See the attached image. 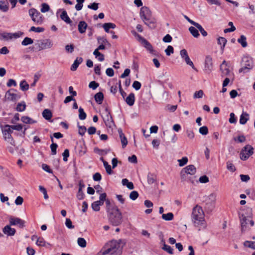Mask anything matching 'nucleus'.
Returning <instances> with one entry per match:
<instances>
[{"label":"nucleus","mask_w":255,"mask_h":255,"mask_svg":"<svg viewBox=\"0 0 255 255\" xmlns=\"http://www.w3.org/2000/svg\"><path fill=\"white\" fill-rule=\"evenodd\" d=\"M122 240H112L106 244L98 253V255H121L123 246Z\"/></svg>","instance_id":"obj_1"},{"label":"nucleus","mask_w":255,"mask_h":255,"mask_svg":"<svg viewBox=\"0 0 255 255\" xmlns=\"http://www.w3.org/2000/svg\"><path fill=\"white\" fill-rule=\"evenodd\" d=\"M205 215L201 207L196 205L193 208L191 215V220L196 227H206Z\"/></svg>","instance_id":"obj_2"},{"label":"nucleus","mask_w":255,"mask_h":255,"mask_svg":"<svg viewBox=\"0 0 255 255\" xmlns=\"http://www.w3.org/2000/svg\"><path fill=\"white\" fill-rule=\"evenodd\" d=\"M107 213L109 221L112 225L118 226L122 224L123 222V215L118 208Z\"/></svg>","instance_id":"obj_3"},{"label":"nucleus","mask_w":255,"mask_h":255,"mask_svg":"<svg viewBox=\"0 0 255 255\" xmlns=\"http://www.w3.org/2000/svg\"><path fill=\"white\" fill-rule=\"evenodd\" d=\"M239 218L240 220V223L241 226V232L244 233L245 231L249 229L248 226V222H250V225L251 227L254 225V222L252 220H250V216L247 217L245 215L239 214Z\"/></svg>","instance_id":"obj_4"},{"label":"nucleus","mask_w":255,"mask_h":255,"mask_svg":"<svg viewBox=\"0 0 255 255\" xmlns=\"http://www.w3.org/2000/svg\"><path fill=\"white\" fill-rule=\"evenodd\" d=\"M29 15L32 20L36 24L42 23L43 18L41 13L35 8H32L28 10Z\"/></svg>","instance_id":"obj_5"},{"label":"nucleus","mask_w":255,"mask_h":255,"mask_svg":"<svg viewBox=\"0 0 255 255\" xmlns=\"http://www.w3.org/2000/svg\"><path fill=\"white\" fill-rule=\"evenodd\" d=\"M242 64L243 67L240 69L239 72L246 73L253 68V61L252 58L249 57H245L242 59Z\"/></svg>","instance_id":"obj_6"},{"label":"nucleus","mask_w":255,"mask_h":255,"mask_svg":"<svg viewBox=\"0 0 255 255\" xmlns=\"http://www.w3.org/2000/svg\"><path fill=\"white\" fill-rule=\"evenodd\" d=\"M103 114L102 118L106 126L109 128H112L113 127L115 126V124L108 108H105Z\"/></svg>","instance_id":"obj_7"},{"label":"nucleus","mask_w":255,"mask_h":255,"mask_svg":"<svg viewBox=\"0 0 255 255\" xmlns=\"http://www.w3.org/2000/svg\"><path fill=\"white\" fill-rule=\"evenodd\" d=\"M253 154L254 148L251 145L248 144L242 149L240 154V158L243 160H246Z\"/></svg>","instance_id":"obj_8"},{"label":"nucleus","mask_w":255,"mask_h":255,"mask_svg":"<svg viewBox=\"0 0 255 255\" xmlns=\"http://www.w3.org/2000/svg\"><path fill=\"white\" fill-rule=\"evenodd\" d=\"M180 54L181 58L184 60L186 63L190 66L194 70L197 71V69L194 66L193 62L190 60L187 50L184 49H182L180 52Z\"/></svg>","instance_id":"obj_9"},{"label":"nucleus","mask_w":255,"mask_h":255,"mask_svg":"<svg viewBox=\"0 0 255 255\" xmlns=\"http://www.w3.org/2000/svg\"><path fill=\"white\" fill-rule=\"evenodd\" d=\"M140 16L142 20H149L152 17L151 12L149 8L146 6H143L140 8Z\"/></svg>","instance_id":"obj_10"},{"label":"nucleus","mask_w":255,"mask_h":255,"mask_svg":"<svg viewBox=\"0 0 255 255\" xmlns=\"http://www.w3.org/2000/svg\"><path fill=\"white\" fill-rule=\"evenodd\" d=\"M212 61V58L210 56L206 57L204 71L207 74H210L213 70Z\"/></svg>","instance_id":"obj_11"},{"label":"nucleus","mask_w":255,"mask_h":255,"mask_svg":"<svg viewBox=\"0 0 255 255\" xmlns=\"http://www.w3.org/2000/svg\"><path fill=\"white\" fill-rule=\"evenodd\" d=\"M9 224L11 226H18L20 228L25 227V221L19 218L11 216L9 218Z\"/></svg>","instance_id":"obj_12"},{"label":"nucleus","mask_w":255,"mask_h":255,"mask_svg":"<svg viewBox=\"0 0 255 255\" xmlns=\"http://www.w3.org/2000/svg\"><path fill=\"white\" fill-rule=\"evenodd\" d=\"M15 91L14 89H11L6 92L5 94V98L8 100L12 101H15L20 99V96L17 94L11 92Z\"/></svg>","instance_id":"obj_13"},{"label":"nucleus","mask_w":255,"mask_h":255,"mask_svg":"<svg viewBox=\"0 0 255 255\" xmlns=\"http://www.w3.org/2000/svg\"><path fill=\"white\" fill-rule=\"evenodd\" d=\"M229 66L225 60H224L222 64L220 65V70L221 71L222 77L229 76L230 70L229 68Z\"/></svg>","instance_id":"obj_14"},{"label":"nucleus","mask_w":255,"mask_h":255,"mask_svg":"<svg viewBox=\"0 0 255 255\" xmlns=\"http://www.w3.org/2000/svg\"><path fill=\"white\" fill-rule=\"evenodd\" d=\"M75 151L79 156H83L86 152V147L84 144H77L75 147Z\"/></svg>","instance_id":"obj_15"},{"label":"nucleus","mask_w":255,"mask_h":255,"mask_svg":"<svg viewBox=\"0 0 255 255\" xmlns=\"http://www.w3.org/2000/svg\"><path fill=\"white\" fill-rule=\"evenodd\" d=\"M180 174L181 180L182 182L187 181L193 183V180H192V178L189 176V174L186 173L185 170H184L182 169L180 172Z\"/></svg>","instance_id":"obj_16"},{"label":"nucleus","mask_w":255,"mask_h":255,"mask_svg":"<svg viewBox=\"0 0 255 255\" xmlns=\"http://www.w3.org/2000/svg\"><path fill=\"white\" fill-rule=\"evenodd\" d=\"M142 44L144 47L152 54L156 55V51L153 50L151 44L145 39H142Z\"/></svg>","instance_id":"obj_17"},{"label":"nucleus","mask_w":255,"mask_h":255,"mask_svg":"<svg viewBox=\"0 0 255 255\" xmlns=\"http://www.w3.org/2000/svg\"><path fill=\"white\" fill-rule=\"evenodd\" d=\"M10 226L6 225L3 229V233L8 236H14L16 232L15 230L11 228Z\"/></svg>","instance_id":"obj_18"},{"label":"nucleus","mask_w":255,"mask_h":255,"mask_svg":"<svg viewBox=\"0 0 255 255\" xmlns=\"http://www.w3.org/2000/svg\"><path fill=\"white\" fill-rule=\"evenodd\" d=\"M105 202L106 211L107 213L118 208L114 202H111L109 199H107L105 201Z\"/></svg>","instance_id":"obj_19"},{"label":"nucleus","mask_w":255,"mask_h":255,"mask_svg":"<svg viewBox=\"0 0 255 255\" xmlns=\"http://www.w3.org/2000/svg\"><path fill=\"white\" fill-rule=\"evenodd\" d=\"M143 21L144 24L147 25L150 28L154 29L156 27V21L152 17H150L149 20H144Z\"/></svg>","instance_id":"obj_20"},{"label":"nucleus","mask_w":255,"mask_h":255,"mask_svg":"<svg viewBox=\"0 0 255 255\" xmlns=\"http://www.w3.org/2000/svg\"><path fill=\"white\" fill-rule=\"evenodd\" d=\"M189 175H193L196 172V168L194 165H189L183 168Z\"/></svg>","instance_id":"obj_21"},{"label":"nucleus","mask_w":255,"mask_h":255,"mask_svg":"<svg viewBox=\"0 0 255 255\" xmlns=\"http://www.w3.org/2000/svg\"><path fill=\"white\" fill-rule=\"evenodd\" d=\"M125 101L128 106H133L135 102V96L134 93H130L125 99Z\"/></svg>","instance_id":"obj_22"},{"label":"nucleus","mask_w":255,"mask_h":255,"mask_svg":"<svg viewBox=\"0 0 255 255\" xmlns=\"http://www.w3.org/2000/svg\"><path fill=\"white\" fill-rule=\"evenodd\" d=\"M83 59L82 57H77L73 64L71 65L70 68L71 70L72 71L76 70L79 64H80L83 62Z\"/></svg>","instance_id":"obj_23"},{"label":"nucleus","mask_w":255,"mask_h":255,"mask_svg":"<svg viewBox=\"0 0 255 255\" xmlns=\"http://www.w3.org/2000/svg\"><path fill=\"white\" fill-rule=\"evenodd\" d=\"M12 127V126H10L8 125H5L4 126H1L3 135H7V133L11 134L13 132Z\"/></svg>","instance_id":"obj_24"},{"label":"nucleus","mask_w":255,"mask_h":255,"mask_svg":"<svg viewBox=\"0 0 255 255\" xmlns=\"http://www.w3.org/2000/svg\"><path fill=\"white\" fill-rule=\"evenodd\" d=\"M118 132L119 133L120 137L121 140L122 147L123 148H125L128 144L127 139L125 136V134L123 132L122 130L121 129H118Z\"/></svg>","instance_id":"obj_25"},{"label":"nucleus","mask_w":255,"mask_h":255,"mask_svg":"<svg viewBox=\"0 0 255 255\" xmlns=\"http://www.w3.org/2000/svg\"><path fill=\"white\" fill-rule=\"evenodd\" d=\"M60 17L62 20L64 21L66 23L71 25L72 21L68 16L67 12L65 10H63Z\"/></svg>","instance_id":"obj_26"},{"label":"nucleus","mask_w":255,"mask_h":255,"mask_svg":"<svg viewBox=\"0 0 255 255\" xmlns=\"http://www.w3.org/2000/svg\"><path fill=\"white\" fill-rule=\"evenodd\" d=\"M87 24L84 21H80L78 25V28L80 33H84L87 27Z\"/></svg>","instance_id":"obj_27"},{"label":"nucleus","mask_w":255,"mask_h":255,"mask_svg":"<svg viewBox=\"0 0 255 255\" xmlns=\"http://www.w3.org/2000/svg\"><path fill=\"white\" fill-rule=\"evenodd\" d=\"M205 206L204 207L205 211L207 213L211 212L215 207V203H211L209 202L205 201Z\"/></svg>","instance_id":"obj_28"},{"label":"nucleus","mask_w":255,"mask_h":255,"mask_svg":"<svg viewBox=\"0 0 255 255\" xmlns=\"http://www.w3.org/2000/svg\"><path fill=\"white\" fill-rule=\"evenodd\" d=\"M249 120V114L246 112H243L240 116V123L241 125H245Z\"/></svg>","instance_id":"obj_29"},{"label":"nucleus","mask_w":255,"mask_h":255,"mask_svg":"<svg viewBox=\"0 0 255 255\" xmlns=\"http://www.w3.org/2000/svg\"><path fill=\"white\" fill-rule=\"evenodd\" d=\"M0 10L3 12H6L8 10V3L7 0L0 1Z\"/></svg>","instance_id":"obj_30"},{"label":"nucleus","mask_w":255,"mask_h":255,"mask_svg":"<svg viewBox=\"0 0 255 255\" xmlns=\"http://www.w3.org/2000/svg\"><path fill=\"white\" fill-rule=\"evenodd\" d=\"M94 98L98 104H101L104 100V94L102 92H99L95 95Z\"/></svg>","instance_id":"obj_31"},{"label":"nucleus","mask_w":255,"mask_h":255,"mask_svg":"<svg viewBox=\"0 0 255 255\" xmlns=\"http://www.w3.org/2000/svg\"><path fill=\"white\" fill-rule=\"evenodd\" d=\"M42 116L45 120L49 121L51 119L52 114L50 110L45 109L42 112Z\"/></svg>","instance_id":"obj_32"},{"label":"nucleus","mask_w":255,"mask_h":255,"mask_svg":"<svg viewBox=\"0 0 255 255\" xmlns=\"http://www.w3.org/2000/svg\"><path fill=\"white\" fill-rule=\"evenodd\" d=\"M21 121L26 124H32L36 123V121L31 119L28 116H22L21 118Z\"/></svg>","instance_id":"obj_33"},{"label":"nucleus","mask_w":255,"mask_h":255,"mask_svg":"<svg viewBox=\"0 0 255 255\" xmlns=\"http://www.w3.org/2000/svg\"><path fill=\"white\" fill-rule=\"evenodd\" d=\"M116 27L115 24L111 22L105 23L103 25V27L106 32H109L110 28L114 29Z\"/></svg>","instance_id":"obj_34"},{"label":"nucleus","mask_w":255,"mask_h":255,"mask_svg":"<svg viewBox=\"0 0 255 255\" xmlns=\"http://www.w3.org/2000/svg\"><path fill=\"white\" fill-rule=\"evenodd\" d=\"M227 41L226 39L223 37H220L218 38V44L221 45V50L223 52L224 47L226 44Z\"/></svg>","instance_id":"obj_35"},{"label":"nucleus","mask_w":255,"mask_h":255,"mask_svg":"<svg viewBox=\"0 0 255 255\" xmlns=\"http://www.w3.org/2000/svg\"><path fill=\"white\" fill-rule=\"evenodd\" d=\"M238 42L240 43L243 47H246L248 45L247 42V38L244 35H241L240 37L238 39Z\"/></svg>","instance_id":"obj_36"},{"label":"nucleus","mask_w":255,"mask_h":255,"mask_svg":"<svg viewBox=\"0 0 255 255\" xmlns=\"http://www.w3.org/2000/svg\"><path fill=\"white\" fill-rule=\"evenodd\" d=\"M156 180V176L151 173H149L147 175V182L149 184H152Z\"/></svg>","instance_id":"obj_37"},{"label":"nucleus","mask_w":255,"mask_h":255,"mask_svg":"<svg viewBox=\"0 0 255 255\" xmlns=\"http://www.w3.org/2000/svg\"><path fill=\"white\" fill-rule=\"evenodd\" d=\"M5 140L8 142L11 145L15 146V141L11 136V134L7 133V135H3Z\"/></svg>","instance_id":"obj_38"},{"label":"nucleus","mask_w":255,"mask_h":255,"mask_svg":"<svg viewBox=\"0 0 255 255\" xmlns=\"http://www.w3.org/2000/svg\"><path fill=\"white\" fill-rule=\"evenodd\" d=\"M122 182L123 185L126 186L130 190H132L134 188V185L132 182H129L126 178L123 179Z\"/></svg>","instance_id":"obj_39"},{"label":"nucleus","mask_w":255,"mask_h":255,"mask_svg":"<svg viewBox=\"0 0 255 255\" xmlns=\"http://www.w3.org/2000/svg\"><path fill=\"white\" fill-rule=\"evenodd\" d=\"M189 31L191 34L195 38H198L199 36V33L198 30L196 29V27L193 26H190L189 28Z\"/></svg>","instance_id":"obj_40"},{"label":"nucleus","mask_w":255,"mask_h":255,"mask_svg":"<svg viewBox=\"0 0 255 255\" xmlns=\"http://www.w3.org/2000/svg\"><path fill=\"white\" fill-rule=\"evenodd\" d=\"M51 140L52 142V143L50 145V148L51 150V154L52 155H55L57 153L56 149L58 147V145L56 143L53 142V136H50Z\"/></svg>","instance_id":"obj_41"},{"label":"nucleus","mask_w":255,"mask_h":255,"mask_svg":"<svg viewBox=\"0 0 255 255\" xmlns=\"http://www.w3.org/2000/svg\"><path fill=\"white\" fill-rule=\"evenodd\" d=\"M216 194L215 193H211L205 199V201L216 203Z\"/></svg>","instance_id":"obj_42"},{"label":"nucleus","mask_w":255,"mask_h":255,"mask_svg":"<svg viewBox=\"0 0 255 255\" xmlns=\"http://www.w3.org/2000/svg\"><path fill=\"white\" fill-rule=\"evenodd\" d=\"M26 104L24 102L18 103L16 107V110L18 112H23L25 110Z\"/></svg>","instance_id":"obj_43"},{"label":"nucleus","mask_w":255,"mask_h":255,"mask_svg":"<svg viewBox=\"0 0 255 255\" xmlns=\"http://www.w3.org/2000/svg\"><path fill=\"white\" fill-rule=\"evenodd\" d=\"M174 215L172 213L162 214V218L165 221H171L173 219Z\"/></svg>","instance_id":"obj_44"},{"label":"nucleus","mask_w":255,"mask_h":255,"mask_svg":"<svg viewBox=\"0 0 255 255\" xmlns=\"http://www.w3.org/2000/svg\"><path fill=\"white\" fill-rule=\"evenodd\" d=\"M0 39L8 40L12 39V37L11 36L10 33L3 32L0 33Z\"/></svg>","instance_id":"obj_45"},{"label":"nucleus","mask_w":255,"mask_h":255,"mask_svg":"<svg viewBox=\"0 0 255 255\" xmlns=\"http://www.w3.org/2000/svg\"><path fill=\"white\" fill-rule=\"evenodd\" d=\"M20 89L23 91H26L29 89V85L25 80H22L20 83Z\"/></svg>","instance_id":"obj_46"},{"label":"nucleus","mask_w":255,"mask_h":255,"mask_svg":"<svg viewBox=\"0 0 255 255\" xmlns=\"http://www.w3.org/2000/svg\"><path fill=\"white\" fill-rule=\"evenodd\" d=\"M93 54L96 58H98V60L100 61H103L104 60V55L98 51V50H95L93 52Z\"/></svg>","instance_id":"obj_47"},{"label":"nucleus","mask_w":255,"mask_h":255,"mask_svg":"<svg viewBox=\"0 0 255 255\" xmlns=\"http://www.w3.org/2000/svg\"><path fill=\"white\" fill-rule=\"evenodd\" d=\"M244 246L246 247L255 250V242L246 241L244 243Z\"/></svg>","instance_id":"obj_48"},{"label":"nucleus","mask_w":255,"mask_h":255,"mask_svg":"<svg viewBox=\"0 0 255 255\" xmlns=\"http://www.w3.org/2000/svg\"><path fill=\"white\" fill-rule=\"evenodd\" d=\"M79 118L81 120H84L86 119L87 115L86 113L84 112L83 109L81 107H80L79 109Z\"/></svg>","instance_id":"obj_49"},{"label":"nucleus","mask_w":255,"mask_h":255,"mask_svg":"<svg viewBox=\"0 0 255 255\" xmlns=\"http://www.w3.org/2000/svg\"><path fill=\"white\" fill-rule=\"evenodd\" d=\"M109 151L110 150L107 149H100L98 147L94 148V152L101 155L107 154Z\"/></svg>","instance_id":"obj_50"},{"label":"nucleus","mask_w":255,"mask_h":255,"mask_svg":"<svg viewBox=\"0 0 255 255\" xmlns=\"http://www.w3.org/2000/svg\"><path fill=\"white\" fill-rule=\"evenodd\" d=\"M33 43V40L28 37H26L24 38L21 42V44L23 46H26L29 44H31Z\"/></svg>","instance_id":"obj_51"},{"label":"nucleus","mask_w":255,"mask_h":255,"mask_svg":"<svg viewBox=\"0 0 255 255\" xmlns=\"http://www.w3.org/2000/svg\"><path fill=\"white\" fill-rule=\"evenodd\" d=\"M85 0H76L77 3L75 5V9L77 11H79L82 9L83 6V2Z\"/></svg>","instance_id":"obj_52"},{"label":"nucleus","mask_w":255,"mask_h":255,"mask_svg":"<svg viewBox=\"0 0 255 255\" xmlns=\"http://www.w3.org/2000/svg\"><path fill=\"white\" fill-rule=\"evenodd\" d=\"M44 28L43 27H36L35 26H32L29 30V31H34L37 33L42 32L44 31Z\"/></svg>","instance_id":"obj_53"},{"label":"nucleus","mask_w":255,"mask_h":255,"mask_svg":"<svg viewBox=\"0 0 255 255\" xmlns=\"http://www.w3.org/2000/svg\"><path fill=\"white\" fill-rule=\"evenodd\" d=\"M227 168L232 172H235L236 170L235 166L230 161L227 162Z\"/></svg>","instance_id":"obj_54"},{"label":"nucleus","mask_w":255,"mask_h":255,"mask_svg":"<svg viewBox=\"0 0 255 255\" xmlns=\"http://www.w3.org/2000/svg\"><path fill=\"white\" fill-rule=\"evenodd\" d=\"M98 42L99 44H109V46H111V44L108 41L107 39L105 38L104 37H98L97 38Z\"/></svg>","instance_id":"obj_55"},{"label":"nucleus","mask_w":255,"mask_h":255,"mask_svg":"<svg viewBox=\"0 0 255 255\" xmlns=\"http://www.w3.org/2000/svg\"><path fill=\"white\" fill-rule=\"evenodd\" d=\"M78 245L82 247L85 248L86 246V241L83 238H79L77 240Z\"/></svg>","instance_id":"obj_56"},{"label":"nucleus","mask_w":255,"mask_h":255,"mask_svg":"<svg viewBox=\"0 0 255 255\" xmlns=\"http://www.w3.org/2000/svg\"><path fill=\"white\" fill-rule=\"evenodd\" d=\"M196 27L200 31L203 36H206L208 35L207 31L204 30L199 23L196 25Z\"/></svg>","instance_id":"obj_57"},{"label":"nucleus","mask_w":255,"mask_h":255,"mask_svg":"<svg viewBox=\"0 0 255 255\" xmlns=\"http://www.w3.org/2000/svg\"><path fill=\"white\" fill-rule=\"evenodd\" d=\"M188 158L186 156L183 157L181 159L178 160L180 166H183L188 162Z\"/></svg>","instance_id":"obj_58"},{"label":"nucleus","mask_w":255,"mask_h":255,"mask_svg":"<svg viewBox=\"0 0 255 255\" xmlns=\"http://www.w3.org/2000/svg\"><path fill=\"white\" fill-rule=\"evenodd\" d=\"M162 249L171 255L173 254V249L170 246H168L166 244H164Z\"/></svg>","instance_id":"obj_59"},{"label":"nucleus","mask_w":255,"mask_h":255,"mask_svg":"<svg viewBox=\"0 0 255 255\" xmlns=\"http://www.w3.org/2000/svg\"><path fill=\"white\" fill-rule=\"evenodd\" d=\"M52 45V43L49 40H46L45 43H41V48L42 49H46L47 48H50Z\"/></svg>","instance_id":"obj_60"},{"label":"nucleus","mask_w":255,"mask_h":255,"mask_svg":"<svg viewBox=\"0 0 255 255\" xmlns=\"http://www.w3.org/2000/svg\"><path fill=\"white\" fill-rule=\"evenodd\" d=\"M36 244L38 246L44 247L45 241L43 238H38L36 242Z\"/></svg>","instance_id":"obj_61"},{"label":"nucleus","mask_w":255,"mask_h":255,"mask_svg":"<svg viewBox=\"0 0 255 255\" xmlns=\"http://www.w3.org/2000/svg\"><path fill=\"white\" fill-rule=\"evenodd\" d=\"M104 166L106 169V172L108 174H111L112 173V170L111 169V166L110 165L108 164L107 161L104 162Z\"/></svg>","instance_id":"obj_62"},{"label":"nucleus","mask_w":255,"mask_h":255,"mask_svg":"<svg viewBox=\"0 0 255 255\" xmlns=\"http://www.w3.org/2000/svg\"><path fill=\"white\" fill-rule=\"evenodd\" d=\"M165 52L167 56H170L171 54L174 53V48L172 46L168 45L165 50Z\"/></svg>","instance_id":"obj_63"},{"label":"nucleus","mask_w":255,"mask_h":255,"mask_svg":"<svg viewBox=\"0 0 255 255\" xmlns=\"http://www.w3.org/2000/svg\"><path fill=\"white\" fill-rule=\"evenodd\" d=\"M199 132L202 135H207L208 133V128L206 126H203L199 128Z\"/></svg>","instance_id":"obj_64"}]
</instances>
